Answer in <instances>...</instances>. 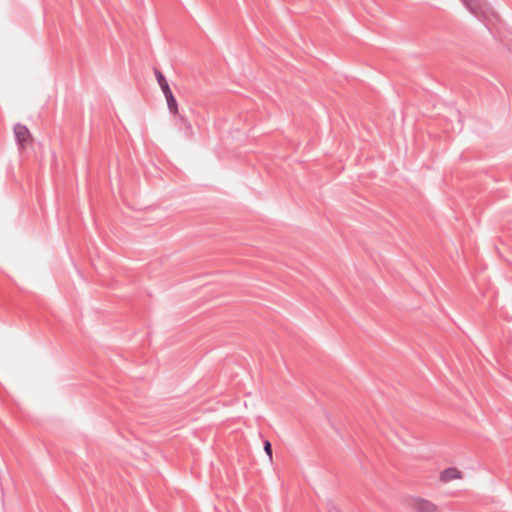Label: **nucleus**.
I'll list each match as a JSON object with an SVG mask.
<instances>
[{"label": "nucleus", "instance_id": "nucleus-3", "mask_svg": "<svg viewBox=\"0 0 512 512\" xmlns=\"http://www.w3.org/2000/svg\"><path fill=\"white\" fill-rule=\"evenodd\" d=\"M15 140L19 149H24L31 142V133L29 129L20 123L13 128Z\"/></svg>", "mask_w": 512, "mask_h": 512}, {"label": "nucleus", "instance_id": "nucleus-8", "mask_svg": "<svg viewBox=\"0 0 512 512\" xmlns=\"http://www.w3.org/2000/svg\"><path fill=\"white\" fill-rule=\"evenodd\" d=\"M328 512H342L335 504L330 503Z\"/></svg>", "mask_w": 512, "mask_h": 512}, {"label": "nucleus", "instance_id": "nucleus-5", "mask_svg": "<svg viewBox=\"0 0 512 512\" xmlns=\"http://www.w3.org/2000/svg\"><path fill=\"white\" fill-rule=\"evenodd\" d=\"M460 478L461 472L454 467L446 468L440 473V480L444 483Z\"/></svg>", "mask_w": 512, "mask_h": 512}, {"label": "nucleus", "instance_id": "nucleus-6", "mask_svg": "<svg viewBox=\"0 0 512 512\" xmlns=\"http://www.w3.org/2000/svg\"><path fill=\"white\" fill-rule=\"evenodd\" d=\"M178 120L180 122L181 127H183L186 130L187 135L191 136L193 134V128L190 121L183 115H178Z\"/></svg>", "mask_w": 512, "mask_h": 512}, {"label": "nucleus", "instance_id": "nucleus-1", "mask_svg": "<svg viewBox=\"0 0 512 512\" xmlns=\"http://www.w3.org/2000/svg\"><path fill=\"white\" fill-rule=\"evenodd\" d=\"M467 10L482 22L495 16L491 6L485 0H461Z\"/></svg>", "mask_w": 512, "mask_h": 512}, {"label": "nucleus", "instance_id": "nucleus-4", "mask_svg": "<svg viewBox=\"0 0 512 512\" xmlns=\"http://www.w3.org/2000/svg\"><path fill=\"white\" fill-rule=\"evenodd\" d=\"M410 506L417 512H441L436 504L421 497L412 498Z\"/></svg>", "mask_w": 512, "mask_h": 512}, {"label": "nucleus", "instance_id": "nucleus-7", "mask_svg": "<svg viewBox=\"0 0 512 512\" xmlns=\"http://www.w3.org/2000/svg\"><path fill=\"white\" fill-rule=\"evenodd\" d=\"M264 451H265L266 455L268 456L269 460H272V458H273L272 445H271L270 441H268V440L264 441Z\"/></svg>", "mask_w": 512, "mask_h": 512}, {"label": "nucleus", "instance_id": "nucleus-2", "mask_svg": "<svg viewBox=\"0 0 512 512\" xmlns=\"http://www.w3.org/2000/svg\"><path fill=\"white\" fill-rule=\"evenodd\" d=\"M155 76H156L157 82L166 98L169 112L173 115L178 114V104H177L176 98L174 97L172 90L170 89V86H169L165 76L158 69H155Z\"/></svg>", "mask_w": 512, "mask_h": 512}]
</instances>
